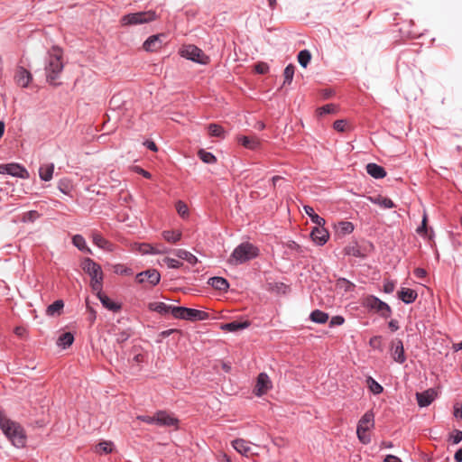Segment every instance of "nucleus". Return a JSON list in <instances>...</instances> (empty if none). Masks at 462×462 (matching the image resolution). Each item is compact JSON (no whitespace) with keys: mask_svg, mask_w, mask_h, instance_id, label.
Masks as SVG:
<instances>
[{"mask_svg":"<svg viewBox=\"0 0 462 462\" xmlns=\"http://www.w3.org/2000/svg\"><path fill=\"white\" fill-rule=\"evenodd\" d=\"M133 361L136 364H141L145 361V355H143L136 346L133 348Z\"/></svg>","mask_w":462,"mask_h":462,"instance_id":"53","label":"nucleus"},{"mask_svg":"<svg viewBox=\"0 0 462 462\" xmlns=\"http://www.w3.org/2000/svg\"><path fill=\"white\" fill-rule=\"evenodd\" d=\"M254 70L261 75L266 74L269 71V65L265 62H258L254 66Z\"/></svg>","mask_w":462,"mask_h":462,"instance_id":"54","label":"nucleus"},{"mask_svg":"<svg viewBox=\"0 0 462 462\" xmlns=\"http://www.w3.org/2000/svg\"><path fill=\"white\" fill-rule=\"evenodd\" d=\"M346 254L355 257L364 258L365 255L362 253L360 246L357 244L348 245L345 248Z\"/></svg>","mask_w":462,"mask_h":462,"instance_id":"38","label":"nucleus"},{"mask_svg":"<svg viewBox=\"0 0 462 462\" xmlns=\"http://www.w3.org/2000/svg\"><path fill=\"white\" fill-rule=\"evenodd\" d=\"M337 285L344 288L346 291H352L355 289V284L345 278L338 279Z\"/></svg>","mask_w":462,"mask_h":462,"instance_id":"49","label":"nucleus"},{"mask_svg":"<svg viewBox=\"0 0 462 462\" xmlns=\"http://www.w3.org/2000/svg\"><path fill=\"white\" fill-rule=\"evenodd\" d=\"M337 228L342 235H348L354 231V225L349 221H340Z\"/></svg>","mask_w":462,"mask_h":462,"instance_id":"45","label":"nucleus"},{"mask_svg":"<svg viewBox=\"0 0 462 462\" xmlns=\"http://www.w3.org/2000/svg\"><path fill=\"white\" fill-rule=\"evenodd\" d=\"M54 171V164L53 163H46L42 164L39 169V175L42 180L49 181L52 179Z\"/></svg>","mask_w":462,"mask_h":462,"instance_id":"29","label":"nucleus"},{"mask_svg":"<svg viewBox=\"0 0 462 462\" xmlns=\"http://www.w3.org/2000/svg\"><path fill=\"white\" fill-rule=\"evenodd\" d=\"M156 19V13L150 10L125 14L122 17L121 22L124 25H136L150 23Z\"/></svg>","mask_w":462,"mask_h":462,"instance_id":"6","label":"nucleus"},{"mask_svg":"<svg viewBox=\"0 0 462 462\" xmlns=\"http://www.w3.org/2000/svg\"><path fill=\"white\" fill-rule=\"evenodd\" d=\"M259 255V249L249 242L238 245L228 258V263L239 265L249 262Z\"/></svg>","mask_w":462,"mask_h":462,"instance_id":"2","label":"nucleus"},{"mask_svg":"<svg viewBox=\"0 0 462 462\" xmlns=\"http://www.w3.org/2000/svg\"><path fill=\"white\" fill-rule=\"evenodd\" d=\"M162 263L164 264H166L169 268H171V269H178L180 266H182L181 262H180L176 259H173V258H170V257H164L162 259Z\"/></svg>","mask_w":462,"mask_h":462,"instance_id":"50","label":"nucleus"},{"mask_svg":"<svg viewBox=\"0 0 462 462\" xmlns=\"http://www.w3.org/2000/svg\"><path fill=\"white\" fill-rule=\"evenodd\" d=\"M74 342V336L72 333L70 332H66V333H63L61 334L58 340H57V345L59 346H61L62 348H67L69 346H70Z\"/></svg>","mask_w":462,"mask_h":462,"instance_id":"34","label":"nucleus"},{"mask_svg":"<svg viewBox=\"0 0 462 462\" xmlns=\"http://www.w3.org/2000/svg\"><path fill=\"white\" fill-rule=\"evenodd\" d=\"M177 306H171L167 305L164 302H151L149 304V310L158 312L162 315H166L171 313L174 317V311L173 309H175Z\"/></svg>","mask_w":462,"mask_h":462,"instance_id":"20","label":"nucleus"},{"mask_svg":"<svg viewBox=\"0 0 462 462\" xmlns=\"http://www.w3.org/2000/svg\"><path fill=\"white\" fill-rule=\"evenodd\" d=\"M0 173L19 178H26L28 176V171L25 168L18 163L1 164Z\"/></svg>","mask_w":462,"mask_h":462,"instance_id":"10","label":"nucleus"},{"mask_svg":"<svg viewBox=\"0 0 462 462\" xmlns=\"http://www.w3.org/2000/svg\"><path fill=\"white\" fill-rule=\"evenodd\" d=\"M130 337V333L127 331H120L116 334V340L117 343H123Z\"/></svg>","mask_w":462,"mask_h":462,"instance_id":"58","label":"nucleus"},{"mask_svg":"<svg viewBox=\"0 0 462 462\" xmlns=\"http://www.w3.org/2000/svg\"><path fill=\"white\" fill-rule=\"evenodd\" d=\"M336 111V106L333 104H328L319 108V114L320 116L326 114H332Z\"/></svg>","mask_w":462,"mask_h":462,"instance_id":"56","label":"nucleus"},{"mask_svg":"<svg viewBox=\"0 0 462 462\" xmlns=\"http://www.w3.org/2000/svg\"><path fill=\"white\" fill-rule=\"evenodd\" d=\"M454 416L456 419H462V406L457 403L454 406Z\"/></svg>","mask_w":462,"mask_h":462,"instance_id":"63","label":"nucleus"},{"mask_svg":"<svg viewBox=\"0 0 462 462\" xmlns=\"http://www.w3.org/2000/svg\"><path fill=\"white\" fill-rule=\"evenodd\" d=\"M448 440L452 442V444H458L462 441V430H454L449 437Z\"/></svg>","mask_w":462,"mask_h":462,"instance_id":"52","label":"nucleus"},{"mask_svg":"<svg viewBox=\"0 0 462 462\" xmlns=\"http://www.w3.org/2000/svg\"><path fill=\"white\" fill-rule=\"evenodd\" d=\"M176 210L178 212V214L182 217H185L186 216L189 215V208H188V206L186 205V203H184L183 201L181 200H179L177 203H176Z\"/></svg>","mask_w":462,"mask_h":462,"instance_id":"51","label":"nucleus"},{"mask_svg":"<svg viewBox=\"0 0 462 462\" xmlns=\"http://www.w3.org/2000/svg\"><path fill=\"white\" fill-rule=\"evenodd\" d=\"M391 355L393 359L398 364H403L406 361L404 347L401 339H395L393 341Z\"/></svg>","mask_w":462,"mask_h":462,"instance_id":"13","label":"nucleus"},{"mask_svg":"<svg viewBox=\"0 0 462 462\" xmlns=\"http://www.w3.org/2000/svg\"><path fill=\"white\" fill-rule=\"evenodd\" d=\"M294 71H295V66L292 65V64H289L286 66V68L284 69V72H283V76H284V81H283V85H290L293 79V76H294Z\"/></svg>","mask_w":462,"mask_h":462,"instance_id":"41","label":"nucleus"},{"mask_svg":"<svg viewBox=\"0 0 462 462\" xmlns=\"http://www.w3.org/2000/svg\"><path fill=\"white\" fill-rule=\"evenodd\" d=\"M344 321H345V319L342 316H334L330 319L329 326L330 327L340 326L344 323Z\"/></svg>","mask_w":462,"mask_h":462,"instance_id":"62","label":"nucleus"},{"mask_svg":"<svg viewBox=\"0 0 462 462\" xmlns=\"http://www.w3.org/2000/svg\"><path fill=\"white\" fill-rule=\"evenodd\" d=\"M363 306L370 310H374L382 318L387 319L392 315L391 307L384 301L374 295H368L363 300Z\"/></svg>","mask_w":462,"mask_h":462,"instance_id":"4","label":"nucleus"},{"mask_svg":"<svg viewBox=\"0 0 462 462\" xmlns=\"http://www.w3.org/2000/svg\"><path fill=\"white\" fill-rule=\"evenodd\" d=\"M436 393L433 389H428L422 393H416V399L420 407L429 406L435 399Z\"/></svg>","mask_w":462,"mask_h":462,"instance_id":"18","label":"nucleus"},{"mask_svg":"<svg viewBox=\"0 0 462 462\" xmlns=\"http://www.w3.org/2000/svg\"><path fill=\"white\" fill-rule=\"evenodd\" d=\"M92 241L94 245H96L97 247L104 249L108 252H112L115 248L114 244L106 240L101 234L98 232H93L92 233Z\"/></svg>","mask_w":462,"mask_h":462,"instance_id":"19","label":"nucleus"},{"mask_svg":"<svg viewBox=\"0 0 462 462\" xmlns=\"http://www.w3.org/2000/svg\"><path fill=\"white\" fill-rule=\"evenodd\" d=\"M395 289V282L393 281H386L383 283V291L385 293H392Z\"/></svg>","mask_w":462,"mask_h":462,"instance_id":"60","label":"nucleus"},{"mask_svg":"<svg viewBox=\"0 0 462 462\" xmlns=\"http://www.w3.org/2000/svg\"><path fill=\"white\" fill-rule=\"evenodd\" d=\"M174 254L177 257L187 261L191 265H194L198 263V258L194 254H192L190 252L186 251L184 249L175 250Z\"/></svg>","mask_w":462,"mask_h":462,"instance_id":"32","label":"nucleus"},{"mask_svg":"<svg viewBox=\"0 0 462 462\" xmlns=\"http://www.w3.org/2000/svg\"><path fill=\"white\" fill-rule=\"evenodd\" d=\"M113 271L115 273L120 275H131L133 273L132 269L121 263L115 264L113 266Z\"/></svg>","mask_w":462,"mask_h":462,"instance_id":"47","label":"nucleus"},{"mask_svg":"<svg viewBox=\"0 0 462 462\" xmlns=\"http://www.w3.org/2000/svg\"><path fill=\"white\" fill-rule=\"evenodd\" d=\"M14 79L19 86L22 88H27L32 79V76L26 69L23 67H19L15 73Z\"/></svg>","mask_w":462,"mask_h":462,"instance_id":"17","label":"nucleus"},{"mask_svg":"<svg viewBox=\"0 0 462 462\" xmlns=\"http://www.w3.org/2000/svg\"><path fill=\"white\" fill-rule=\"evenodd\" d=\"M162 237L169 243L175 244L181 238V233L178 230H165L162 232Z\"/></svg>","mask_w":462,"mask_h":462,"instance_id":"36","label":"nucleus"},{"mask_svg":"<svg viewBox=\"0 0 462 462\" xmlns=\"http://www.w3.org/2000/svg\"><path fill=\"white\" fill-rule=\"evenodd\" d=\"M173 311L174 318L189 321L206 320L209 317L208 313L206 311L182 306L176 307L173 309Z\"/></svg>","mask_w":462,"mask_h":462,"instance_id":"5","label":"nucleus"},{"mask_svg":"<svg viewBox=\"0 0 462 462\" xmlns=\"http://www.w3.org/2000/svg\"><path fill=\"white\" fill-rule=\"evenodd\" d=\"M138 251L142 254H163L168 252V249L162 245H152L143 243L139 245Z\"/></svg>","mask_w":462,"mask_h":462,"instance_id":"15","label":"nucleus"},{"mask_svg":"<svg viewBox=\"0 0 462 462\" xmlns=\"http://www.w3.org/2000/svg\"><path fill=\"white\" fill-rule=\"evenodd\" d=\"M199 156L200 160L205 163L212 164L217 162V158L212 152H207L202 149L199 152Z\"/></svg>","mask_w":462,"mask_h":462,"instance_id":"43","label":"nucleus"},{"mask_svg":"<svg viewBox=\"0 0 462 462\" xmlns=\"http://www.w3.org/2000/svg\"><path fill=\"white\" fill-rule=\"evenodd\" d=\"M135 281L140 284L147 282L150 286L153 287L160 282L161 274L156 269H148L137 273Z\"/></svg>","mask_w":462,"mask_h":462,"instance_id":"8","label":"nucleus"},{"mask_svg":"<svg viewBox=\"0 0 462 462\" xmlns=\"http://www.w3.org/2000/svg\"><path fill=\"white\" fill-rule=\"evenodd\" d=\"M366 382H367V385H368L370 391L374 394H380L383 393V386L380 383H378L373 377L369 376L367 378Z\"/></svg>","mask_w":462,"mask_h":462,"instance_id":"39","label":"nucleus"},{"mask_svg":"<svg viewBox=\"0 0 462 462\" xmlns=\"http://www.w3.org/2000/svg\"><path fill=\"white\" fill-rule=\"evenodd\" d=\"M417 233L419 235H425L427 233V215L424 213L423 218L421 221V226L417 228Z\"/></svg>","mask_w":462,"mask_h":462,"instance_id":"59","label":"nucleus"},{"mask_svg":"<svg viewBox=\"0 0 462 462\" xmlns=\"http://www.w3.org/2000/svg\"><path fill=\"white\" fill-rule=\"evenodd\" d=\"M238 142L244 147L250 149V150H255L260 146L259 140L254 136L243 135L238 138Z\"/></svg>","mask_w":462,"mask_h":462,"instance_id":"28","label":"nucleus"},{"mask_svg":"<svg viewBox=\"0 0 462 462\" xmlns=\"http://www.w3.org/2000/svg\"><path fill=\"white\" fill-rule=\"evenodd\" d=\"M91 288L94 291L97 292V297H99V295H103L104 293L102 292V288H103V279H95V280H91Z\"/></svg>","mask_w":462,"mask_h":462,"instance_id":"48","label":"nucleus"},{"mask_svg":"<svg viewBox=\"0 0 462 462\" xmlns=\"http://www.w3.org/2000/svg\"><path fill=\"white\" fill-rule=\"evenodd\" d=\"M0 428L14 447H25L27 437L24 429L20 423L7 418L2 411H0Z\"/></svg>","mask_w":462,"mask_h":462,"instance_id":"1","label":"nucleus"},{"mask_svg":"<svg viewBox=\"0 0 462 462\" xmlns=\"http://www.w3.org/2000/svg\"><path fill=\"white\" fill-rule=\"evenodd\" d=\"M40 217V214L36 210H30L23 215V220L24 222H33Z\"/></svg>","mask_w":462,"mask_h":462,"instance_id":"55","label":"nucleus"},{"mask_svg":"<svg viewBox=\"0 0 462 462\" xmlns=\"http://www.w3.org/2000/svg\"><path fill=\"white\" fill-rule=\"evenodd\" d=\"M98 299L101 301L102 305L109 310L116 312L121 309V306L119 304L111 300L109 297L106 296V294L99 295Z\"/></svg>","mask_w":462,"mask_h":462,"instance_id":"35","label":"nucleus"},{"mask_svg":"<svg viewBox=\"0 0 462 462\" xmlns=\"http://www.w3.org/2000/svg\"><path fill=\"white\" fill-rule=\"evenodd\" d=\"M113 450V443L109 441L100 442L96 446V452L99 454H108Z\"/></svg>","mask_w":462,"mask_h":462,"instance_id":"42","label":"nucleus"},{"mask_svg":"<svg viewBox=\"0 0 462 462\" xmlns=\"http://www.w3.org/2000/svg\"><path fill=\"white\" fill-rule=\"evenodd\" d=\"M366 172L374 179H383L386 176L384 168L374 162L366 165Z\"/></svg>","mask_w":462,"mask_h":462,"instance_id":"24","label":"nucleus"},{"mask_svg":"<svg viewBox=\"0 0 462 462\" xmlns=\"http://www.w3.org/2000/svg\"><path fill=\"white\" fill-rule=\"evenodd\" d=\"M64 308V302L62 300H57L53 303L50 304L46 309V315L50 317L60 315Z\"/></svg>","mask_w":462,"mask_h":462,"instance_id":"30","label":"nucleus"},{"mask_svg":"<svg viewBox=\"0 0 462 462\" xmlns=\"http://www.w3.org/2000/svg\"><path fill=\"white\" fill-rule=\"evenodd\" d=\"M208 283L214 289L220 291H226L229 288V283L227 280L223 277L216 276L209 278Z\"/></svg>","mask_w":462,"mask_h":462,"instance_id":"26","label":"nucleus"},{"mask_svg":"<svg viewBox=\"0 0 462 462\" xmlns=\"http://www.w3.org/2000/svg\"><path fill=\"white\" fill-rule=\"evenodd\" d=\"M180 55L199 64H207L209 60V58L205 55L201 49L192 44L184 46L180 50Z\"/></svg>","mask_w":462,"mask_h":462,"instance_id":"7","label":"nucleus"},{"mask_svg":"<svg viewBox=\"0 0 462 462\" xmlns=\"http://www.w3.org/2000/svg\"><path fill=\"white\" fill-rule=\"evenodd\" d=\"M303 209L314 224L319 226H324L326 220L316 214L312 207L306 205L303 207Z\"/></svg>","mask_w":462,"mask_h":462,"instance_id":"31","label":"nucleus"},{"mask_svg":"<svg viewBox=\"0 0 462 462\" xmlns=\"http://www.w3.org/2000/svg\"><path fill=\"white\" fill-rule=\"evenodd\" d=\"M161 35H152L143 42V49L147 51H154L161 48L162 41Z\"/></svg>","mask_w":462,"mask_h":462,"instance_id":"25","label":"nucleus"},{"mask_svg":"<svg viewBox=\"0 0 462 462\" xmlns=\"http://www.w3.org/2000/svg\"><path fill=\"white\" fill-rule=\"evenodd\" d=\"M310 319L314 323L325 324L328 320V314L322 310H315L310 313Z\"/></svg>","mask_w":462,"mask_h":462,"instance_id":"33","label":"nucleus"},{"mask_svg":"<svg viewBox=\"0 0 462 462\" xmlns=\"http://www.w3.org/2000/svg\"><path fill=\"white\" fill-rule=\"evenodd\" d=\"M310 237L316 245L321 246L327 243L329 237V233L326 228H324V226H317L312 229Z\"/></svg>","mask_w":462,"mask_h":462,"instance_id":"14","label":"nucleus"},{"mask_svg":"<svg viewBox=\"0 0 462 462\" xmlns=\"http://www.w3.org/2000/svg\"><path fill=\"white\" fill-rule=\"evenodd\" d=\"M250 321H232L221 325V329L228 332H236L247 328L250 326Z\"/></svg>","mask_w":462,"mask_h":462,"instance_id":"23","label":"nucleus"},{"mask_svg":"<svg viewBox=\"0 0 462 462\" xmlns=\"http://www.w3.org/2000/svg\"><path fill=\"white\" fill-rule=\"evenodd\" d=\"M367 430L365 429H358L356 428V435L359 441L363 444H368L371 441L370 435L367 433Z\"/></svg>","mask_w":462,"mask_h":462,"instance_id":"46","label":"nucleus"},{"mask_svg":"<svg viewBox=\"0 0 462 462\" xmlns=\"http://www.w3.org/2000/svg\"><path fill=\"white\" fill-rule=\"evenodd\" d=\"M368 199L373 204L378 205L379 207H381L383 208H395V204L393 203V201L387 197H383L381 195H377L375 197H369Z\"/></svg>","mask_w":462,"mask_h":462,"instance_id":"27","label":"nucleus"},{"mask_svg":"<svg viewBox=\"0 0 462 462\" xmlns=\"http://www.w3.org/2000/svg\"><path fill=\"white\" fill-rule=\"evenodd\" d=\"M63 63L61 60V54L54 53L50 54L45 65L46 79L51 85H59L56 79H59L63 70Z\"/></svg>","mask_w":462,"mask_h":462,"instance_id":"3","label":"nucleus"},{"mask_svg":"<svg viewBox=\"0 0 462 462\" xmlns=\"http://www.w3.org/2000/svg\"><path fill=\"white\" fill-rule=\"evenodd\" d=\"M374 427V414L372 411H367L359 420L357 428L369 430Z\"/></svg>","mask_w":462,"mask_h":462,"instance_id":"22","label":"nucleus"},{"mask_svg":"<svg viewBox=\"0 0 462 462\" xmlns=\"http://www.w3.org/2000/svg\"><path fill=\"white\" fill-rule=\"evenodd\" d=\"M179 420L166 411H158L156 412V425L160 427L178 428Z\"/></svg>","mask_w":462,"mask_h":462,"instance_id":"11","label":"nucleus"},{"mask_svg":"<svg viewBox=\"0 0 462 462\" xmlns=\"http://www.w3.org/2000/svg\"><path fill=\"white\" fill-rule=\"evenodd\" d=\"M418 297L416 291L410 288H401L398 291V298L405 304H411L415 301Z\"/></svg>","mask_w":462,"mask_h":462,"instance_id":"21","label":"nucleus"},{"mask_svg":"<svg viewBox=\"0 0 462 462\" xmlns=\"http://www.w3.org/2000/svg\"><path fill=\"white\" fill-rule=\"evenodd\" d=\"M82 269L90 276L91 280L103 279L101 266L91 258L84 259Z\"/></svg>","mask_w":462,"mask_h":462,"instance_id":"9","label":"nucleus"},{"mask_svg":"<svg viewBox=\"0 0 462 462\" xmlns=\"http://www.w3.org/2000/svg\"><path fill=\"white\" fill-rule=\"evenodd\" d=\"M388 327L393 332L397 331L400 328L399 322L396 319H391L388 322Z\"/></svg>","mask_w":462,"mask_h":462,"instance_id":"64","label":"nucleus"},{"mask_svg":"<svg viewBox=\"0 0 462 462\" xmlns=\"http://www.w3.org/2000/svg\"><path fill=\"white\" fill-rule=\"evenodd\" d=\"M232 446L238 453L247 457L255 454L253 452L251 443L243 439H236L233 440Z\"/></svg>","mask_w":462,"mask_h":462,"instance_id":"16","label":"nucleus"},{"mask_svg":"<svg viewBox=\"0 0 462 462\" xmlns=\"http://www.w3.org/2000/svg\"><path fill=\"white\" fill-rule=\"evenodd\" d=\"M311 60V54L308 50H302L298 54V61L303 68H306Z\"/></svg>","mask_w":462,"mask_h":462,"instance_id":"40","label":"nucleus"},{"mask_svg":"<svg viewBox=\"0 0 462 462\" xmlns=\"http://www.w3.org/2000/svg\"><path fill=\"white\" fill-rule=\"evenodd\" d=\"M346 122L344 120H337L334 122L333 127L337 132H344L346 129Z\"/></svg>","mask_w":462,"mask_h":462,"instance_id":"61","label":"nucleus"},{"mask_svg":"<svg viewBox=\"0 0 462 462\" xmlns=\"http://www.w3.org/2000/svg\"><path fill=\"white\" fill-rule=\"evenodd\" d=\"M137 419L143 422L148 423V424H154L156 425V412L153 416L149 415H139Z\"/></svg>","mask_w":462,"mask_h":462,"instance_id":"57","label":"nucleus"},{"mask_svg":"<svg viewBox=\"0 0 462 462\" xmlns=\"http://www.w3.org/2000/svg\"><path fill=\"white\" fill-rule=\"evenodd\" d=\"M208 129L209 135L216 137H224L225 131L221 125L217 124H210Z\"/></svg>","mask_w":462,"mask_h":462,"instance_id":"44","label":"nucleus"},{"mask_svg":"<svg viewBox=\"0 0 462 462\" xmlns=\"http://www.w3.org/2000/svg\"><path fill=\"white\" fill-rule=\"evenodd\" d=\"M272 388V382L265 373H260L257 376L254 393L257 396L265 394Z\"/></svg>","mask_w":462,"mask_h":462,"instance_id":"12","label":"nucleus"},{"mask_svg":"<svg viewBox=\"0 0 462 462\" xmlns=\"http://www.w3.org/2000/svg\"><path fill=\"white\" fill-rule=\"evenodd\" d=\"M72 244L82 252L91 253L90 249L87 246L85 238L81 235H75L72 237Z\"/></svg>","mask_w":462,"mask_h":462,"instance_id":"37","label":"nucleus"}]
</instances>
